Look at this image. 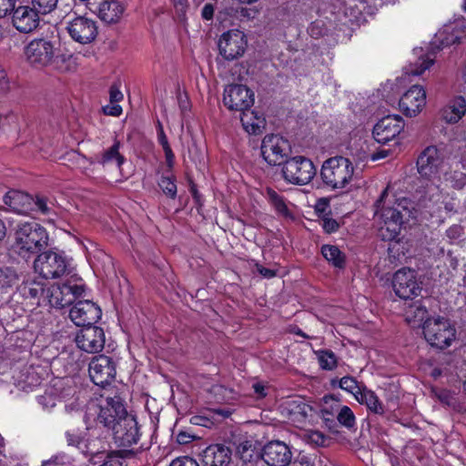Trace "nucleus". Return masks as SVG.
<instances>
[{
	"mask_svg": "<svg viewBox=\"0 0 466 466\" xmlns=\"http://www.w3.org/2000/svg\"><path fill=\"white\" fill-rule=\"evenodd\" d=\"M46 229L36 221L20 222L14 233L12 249L24 258H30L48 247Z\"/></svg>",
	"mask_w": 466,
	"mask_h": 466,
	"instance_id": "f257e3e1",
	"label": "nucleus"
},
{
	"mask_svg": "<svg viewBox=\"0 0 466 466\" xmlns=\"http://www.w3.org/2000/svg\"><path fill=\"white\" fill-rule=\"evenodd\" d=\"M354 174L352 162L342 156L326 159L320 169L322 182L332 189H343L351 181Z\"/></svg>",
	"mask_w": 466,
	"mask_h": 466,
	"instance_id": "f03ea898",
	"label": "nucleus"
},
{
	"mask_svg": "<svg viewBox=\"0 0 466 466\" xmlns=\"http://www.w3.org/2000/svg\"><path fill=\"white\" fill-rule=\"evenodd\" d=\"M426 341L434 348L444 350L450 347L456 339V329L447 318L426 319L422 325Z\"/></svg>",
	"mask_w": 466,
	"mask_h": 466,
	"instance_id": "7ed1b4c3",
	"label": "nucleus"
},
{
	"mask_svg": "<svg viewBox=\"0 0 466 466\" xmlns=\"http://www.w3.org/2000/svg\"><path fill=\"white\" fill-rule=\"evenodd\" d=\"M25 60L35 68L52 65L58 57L57 42L48 38H35L25 47Z\"/></svg>",
	"mask_w": 466,
	"mask_h": 466,
	"instance_id": "20e7f679",
	"label": "nucleus"
},
{
	"mask_svg": "<svg viewBox=\"0 0 466 466\" xmlns=\"http://www.w3.org/2000/svg\"><path fill=\"white\" fill-rule=\"evenodd\" d=\"M317 168L313 162L305 157L287 158L282 167L284 179L294 185H307L316 176Z\"/></svg>",
	"mask_w": 466,
	"mask_h": 466,
	"instance_id": "39448f33",
	"label": "nucleus"
},
{
	"mask_svg": "<svg viewBox=\"0 0 466 466\" xmlns=\"http://www.w3.org/2000/svg\"><path fill=\"white\" fill-rule=\"evenodd\" d=\"M34 268L46 279H56L66 271L67 261L63 252L45 249L39 252L35 258Z\"/></svg>",
	"mask_w": 466,
	"mask_h": 466,
	"instance_id": "423d86ee",
	"label": "nucleus"
},
{
	"mask_svg": "<svg viewBox=\"0 0 466 466\" xmlns=\"http://www.w3.org/2000/svg\"><path fill=\"white\" fill-rule=\"evenodd\" d=\"M112 432L116 445L121 450H136L139 447H134L140 440L139 426L136 417L131 414L122 420L116 422L113 428L109 429Z\"/></svg>",
	"mask_w": 466,
	"mask_h": 466,
	"instance_id": "0eeeda50",
	"label": "nucleus"
},
{
	"mask_svg": "<svg viewBox=\"0 0 466 466\" xmlns=\"http://www.w3.org/2000/svg\"><path fill=\"white\" fill-rule=\"evenodd\" d=\"M393 290L400 299H412L421 292V282L418 281L417 272L409 268L397 270L392 279Z\"/></svg>",
	"mask_w": 466,
	"mask_h": 466,
	"instance_id": "6e6552de",
	"label": "nucleus"
},
{
	"mask_svg": "<svg viewBox=\"0 0 466 466\" xmlns=\"http://www.w3.org/2000/svg\"><path fill=\"white\" fill-rule=\"evenodd\" d=\"M130 415L131 413L127 411L124 400L119 395L106 397L105 402L99 407L96 423L109 430L123 418Z\"/></svg>",
	"mask_w": 466,
	"mask_h": 466,
	"instance_id": "1a4fd4ad",
	"label": "nucleus"
},
{
	"mask_svg": "<svg viewBox=\"0 0 466 466\" xmlns=\"http://www.w3.org/2000/svg\"><path fill=\"white\" fill-rule=\"evenodd\" d=\"M91 380L97 386L109 385L116 375V361L104 354L92 358L88 365Z\"/></svg>",
	"mask_w": 466,
	"mask_h": 466,
	"instance_id": "9d476101",
	"label": "nucleus"
},
{
	"mask_svg": "<svg viewBox=\"0 0 466 466\" xmlns=\"http://www.w3.org/2000/svg\"><path fill=\"white\" fill-rule=\"evenodd\" d=\"M289 150V141L274 134L265 136L260 147L262 157L270 166H284Z\"/></svg>",
	"mask_w": 466,
	"mask_h": 466,
	"instance_id": "9b49d317",
	"label": "nucleus"
},
{
	"mask_svg": "<svg viewBox=\"0 0 466 466\" xmlns=\"http://www.w3.org/2000/svg\"><path fill=\"white\" fill-rule=\"evenodd\" d=\"M223 102L229 110L242 113L253 106L254 92L244 85H229L224 90Z\"/></svg>",
	"mask_w": 466,
	"mask_h": 466,
	"instance_id": "f8f14e48",
	"label": "nucleus"
},
{
	"mask_svg": "<svg viewBox=\"0 0 466 466\" xmlns=\"http://www.w3.org/2000/svg\"><path fill=\"white\" fill-rule=\"evenodd\" d=\"M247 48V39L243 32L238 30L224 33L218 41L219 54L228 61L242 56Z\"/></svg>",
	"mask_w": 466,
	"mask_h": 466,
	"instance_id": "ddd939ff",
	"label": "nucleus"
},
{
	"mask_svg": "<svg viewBox=\"0 0 466 466\" xmlns=\"http://www.w3.org/2000/svg\"><path fill=\"white\" fill-rule=\"evenodd\" d=\"M228 442L236 450V455L243 463L252 462L260 459V451H258L257 442L246 433L236 430L228 436Z\"/></svg>",
	"mask_w": 466,
	"mask_h": 466,
	"instance_id": "4468645a",
	"label": "nucleus"
},
{
	"mask_svg": "<svg viewBox=\"0 0 466 466\" xmlns=\"http://www.w3.org/2000/svg\"><path fill=\"white\" fill-rule=\"evenodd\" d=\"M102 315L101 309L93 301L78 300L69 311V318L78 327L95 325Z\"/></svg>",
	"mask_w": 466,
	"mask_h": 466,
	"instance_id": "2eb2a0df",
	"label": "nucleus"
},
{
	"mask_svg": "<svg viewBox=\"0 0 466 466\" xmlns=\"http://www.w3.org/2000/svg\"><path fill=\"white\" fill-rule=\"evenodd\" d=\"M66 30L74 41L83 45L93 42L98 34L96 23L86 16H76L67 22Z\"/></svg>",
	"mask_w": 466,
	"mask_h": 466,
	"instance_id": "dca6fc26",
	"label": "nucleus"
},
{
	"mask_svg": "<svg viewBox=\"0 0 466 466\" xmlns=\"http://www.w3.org/2000/svg\"><path fill=\"white\" fill-rule=\"evenodd\" d=\"M443 153L436 146H429L419 155L417 169L420 175L431 178L439 174L443 163Z\"/></svg>",
	"mask_w": 466,
	"mask_h": 466,
	"instance_id": "f3484780",
	"label": "nucleus"
},
{
	"mask_svg": "<svg viewBox=\"0 0 466 466\" xmlns=\"http://www.w3.org/2000/svg\"><path fill=\"white\" fill-rule=\"evenodd\" d=\"M404 120L398 115L382 117L373 127L372 135L380 144H387L398 137L404 128Z\"/></svg>",
	"mask_w": 466,
	"mask_h": 466,
	"instance_id": "a211bd4d",
	"label": "nucleus"
},
{
	"mask_svg": "<svg viewBox=\"0 0 466 466\" xmlns=\"http://www.w3.org/2000/svg\"><path fill=\"white\" fill-rule=\"evenodd\" d=\"M388 196V187H386L380 194L379 199L376 201L377 211L379 209L385 210V216L390 218H398L405 222H409L410 218H415L417 209L413 201L408 198H401L396 201L392 207H384V198Z\"/></svg>",
	"mask_w": 466,
	"mask_h": 466,
	"instance_id": "6ab92c4d",
	"label": "nucleus"
},
{
	"mask_svg": "<svg viewBox=\"0 0 466 466\" xmlns=\"http://www.w3.org/2000/svg\"><path fill=\"white\" fill-rule=\"evenodd\" d=\"M75 340L80 350L96 353L104 349L105 332L102 328L95 325L84 327L77 332Z\"/></svg>",
	"mask_w": 466,
	"mask_h": 466,
	"instance_id": "aec40b11",
	"label": "nucleus"
},
{
	"mask_svg": "<svg viewBox=\"0 0 466 466\" xmlns=\"http://www.w3.org/2000/svg\"><path fill=\"white\" fill-rule=\"evenodd\" d=\"M260 459L268 466H287L291 461L292 452L285 442L271 441L261 449Z\"/></svg>",
	"mask_w": 466,
	"mask_h": 466,
	"instance_id": "412c9836",
	"label": "nucleus"
},
{
	"mask_svg": "<svg viewBox=\"0 0 466 466\" xmlns=\"http://www.w3.org/2000/svg\"><path fill=\"white\" fill-rule=\"evenodd\" d=\"M40 23V15L25 2L20 3L12 14V24L21 33H31L36 29Z\"/></svg>",
	"mask_w": 466,
	"mask_h": 466,
	"instance_id": "4be33fe9",
	"label": "nucleus"
},
{
	"mask_svg": "<svg viewBox=\"0 0 466 466\" xmlns=\"http://www.w3.org/2000/svg\"><path fill=\"white\" fill-rule=\"evenodd\" d=\"M426 105V91L421 86H410L400 97V110L406 116H415Z\"/></svg>",
	"mask_w": 466,
	"mask_h": 466,
	"instance_id": "5701e85b",
	"label": "nucleus"
},
{
	"mask_svg": "<svg viewBox=\"0 0 466 466\" xmlns=\"http://www.w3.org/2000/svg\"><path fill=\"white\" fill-rule=\"evenodd\" d=\"M85 292V285L65 282L53 286L50 291L51 302L57 308L63 309L76 303Z\"/></svg>",
	"mask_w": 466,
	"mask_h": 466,
	"instance_id": "b1692460",
	"label": "nucleus"
},
{
	"mask_svg": "<svg viewBox=\"0 0 466 466\" xmlns=\"http://www.w3.org/2000/svg\"><path fill=\"white\" fill-rule=\"evenodd\" d=\"M380 210V217L383 220V225L379 229V236L383 241L392 242L390 244L389 251L393 252L395 248L400 245L399 235L401 230V227L406 222L398 218H387L385 216V210Z\"/></svg>",
	"mask_w": 466,
	"mask_h": 466,
	"instance_id": "393cba45",
	"label": "nucleus"
},
{
	"mask_svg": "<svg viewBox=\"0 0 466 466\" xmlns=\"http://www.w3.org/2000/svg\"><path fill=\"white\" fill-rule=\"evenodd\" d=\"M359 403L367 406L368 410L375 414L382 415L386 410H395L398 406V398L391 397L387 399L386 408L380 400L379 397L371 390L363 386L360 395H356Z\"/></svg>",
	"mask_w": 466,
	"mask_h": 466,
	"instance_id": "a878e982",
	"label": "nucleus"
},
{
	"mask_svg": "<svg viewBox=\"0 0 466 466\" xmlns=\"http://www.w3.org/2000/svg\"><path fill=\"white\" fill-rule=\"evenodd\" d=\"M3 200L6 206L18 214L32 212V207L35 205L32 195L16 189L8 190L5 194Z\"/></svg>",
	"mask_w": 466,
	"mask_h": 466,
	"instance_id": "bb28decb",
	"label": "nucleus"
},
{
	"mask_svg": "<svg viewBox=\"0 0 466 466\" xmlns=\"http://www.w3.org/2000/svg\"><path fill=\"white\" fill-rule=\"evenodd\" d=\"M232 451L224 444H213L203 451L205 466H228L231 461Z\"/></svg>",
	"mask_w": 466,
	"mask_h": 466,
	"instance_id": "cd10ccee",
	"label": "nucleus"
},
{
	"mask_svg": "<svg viewBox=\"0 0 466 466\" xmlns=\"http://www.w3.org/2000/svg\"><path fill=\"white\" fill-rule=\"evenodd\" d=\"M85 446L86 453L90 455V461L96 464L98 462L96 459L106 453L108 442L106 438L101 435L99 429L95 428L89 432Z\"/></svg>",
	"mask_w": 466,
	"mask_h": 466,
	"instance_id": "c85d7f7f",
	"label": "nucleus"
},
{
	"mask_svg": "<svg viewBox=\"0 0 466 466\" xmlns=\"http://www.w3.org/2000/svg\"><path fill=\"white\" fill-rule=\"evenodd\" d=\"M285 410H287L289 420L294 423L305 424L308 418L311 416L313 408L305 400L297 398L288 400Z\"/></svg>",
	"mask_w": 466,
	"mask_h": 466,
	"instance_id": "c756f323",
	"label": "nucleus"
},
{
	"mask_svg": "<svg viewBox=\"0 0 466 466\" xmlns=\"http://www.w3.org/2000/svg\"><path fill=\"white\" fill-rule=\"evenodd\" d=\"M466 100L459 96L451 99L441 111V118L448 124L459 122L465 115Z\"/></svg>",
	"mask_w": 466,
	"mask_h": 466,
	"instance_id": "7c9ffc66",
	"label": "nucleus"
},
{
	"mask_svg": "<svg viewBox=\"0 0 466 466\" xmlns=\"http://www.w3.org/2000/svg\"><path fill=\"white\" fill-rule=\"evenodd\" d=\"M240 121L244 129L251 135H259L266 127L264 115L250 108L241 113Z\"/></svg>",
	"mask_w": 466,
	"mask_h": 466,
	"instance_id": "2f4dec72",
	"label": "nucleus"
},
{
	"mask_svg": "<svg viewBox=\"0 0 466 466\" xmlns=\"http://www.w3.org/2000/svg\"><path fill=\"white\" fill-rule=\"evenodd\" d=\"M124 7L116 0H106L100 3L98 16L107 24L116 23L123 14Z\"/></svg>",
	"mask_w": 466,
	"mask_h": 466,
	"instance_id": "473e14b6",
	"label": "nucleus"
},
{
	"mask_svg": "<svg viewBox=\"0 0 466 466\" xmlns=\"http://www.w3.org/2000/svg\"><path fill=\"white\" fill-rule=\"evenodd\" d=\"M119 147L120 142L116 140L109 148L106 149L100 155H96V162L103 166L116 163L117 167H121L125 163L126 158L119 153Z\"/></svg>",
	"mask_w": 466,
	"mask_h": 466,
	"instance_id": "72a5a7b5",
	"label": "nucleus"
},
{
	"mask_svg": "<svg viewBox=\"0 0 466 466\" xmlns=\"http://www.w3.org/2000/svg\"><path fill=\"white\" fill-rule=\"evenodd\" d=\"M405 319L409 323H424L428 317V310L421 300H417L410 304L405 309Z\"/></svg>",
	"mask_w": 466,
	"mask_h": 466,
	"instance_id": "f704fd0d",
	"label": "nucleus"
},
{
	"mask_svg": "<svg viewBox=\"0 0 466 466\" xmlns=\"http://www.w3.org/2000/svg\"><path fill=\"white\" fill-rule=\"evenodd\" d=\"M147 448L140 445L136 450H119L110 454H106L103 463L99 466H123L121 459L134 458L138 453H141Z\"/></svg>",
	"mask_w": 466,
	"mask_h": 466,
	"instance_id": "c9c22d12",
	"label": "nucleus"
},
{
	"mask_svg": "<svg viewBox=\"0 0 466 466\" xmlns=\"http://www.w3.org/2000/svg\"><path fill=\"white\" fill-rule=\"evenodd\" d=\"M18 281L19 276L14 268L7 266L0 267V291L2 293H8L17 285Z\"/></svg>",
	"mask_w": 466,
	"mask_h": 466,
	"instance_id": "e433bc0d",
	"label": "nucleus"
},
{
	"mask_svg": "<svg viewBox=\"0 0 466 466\" xmlns=\"http://www.w3.org/2000/svg\"><path fill=\"white\" fill-rule=\"evenodd\" d=\"M437 399L444 405L451 408L452 410L462 412L466 409L464 405L459 400L457 394L447 389H438L434 390Z\"/></svg>",
	"mask_w": 466,
	"mask_h": 466,
	"instance_id": "4c0bfd02",
	"label": "nucleus"
},
{
	"mask_svg": "<svg viewBox=\"0 0 466 466\" xmlns=\"http://www.w3.org/2000/svg\"><path fill=\"white\" fill-rule=\"evenodd\" d=\"M19 293L25 299H38L40 298L46 291L44 283L36 280H27L24 281L18 287Z\"/></svg>",
	"mask_w": 466,
	"mask_h": 466,
	"instance_id": "58836bf2",
	"label": "nucleus"
},
{
	"mask_svg": "<svg viewBox=\"0 0 466 466\" xmlns=\"http://www.w3.org/2000/svg\"><path fill=\"white\" fill-rule=\"evenodd\" d=\"M321 254L334 267L343 268L345 267V255L334 245H323Z\"/></svg>",
	"mask_w": 466,
	"mask_h": 466,
	"instance_id": "ea45409f",
	"label": "nucleus"
},
{
	"mask_svg": "<svg viewBox=\"0 0 466 466\" xmlns=\"http://www.w3.org/2000/svg\"><path fill=\"white\" fill-rule=\"evenodd\" d=\"M332 387H339L340 389L351 393L356 398L360 395L364 385H359L358 381L350 376H345L341 379H333L330 381Z\"/></svg>",
	"mask_w": 466,
	"mask_h": 466,
	"instance_id": "a19ab883",
	"label": "nucleus"
},
{
	"mask_svg": "<svg viewBox=\"0 0 466 466\" xmlns=\"http://www.w3.org/2000/svg\"><path fill=\"white\" fill-rule=\"evenodd\" d=\"M336 418L339 423V428L344 427L351 431H356V417L350 407L342 405L339 411L337 412Z\"/></svg>",
	"mask_w": 466,
	"mask_h": 466,
	"instance_id": "79ce46f5",
	"label": "nucleus"
},
{
	"mask_svg": "<svg viewBox=\"0 0 466 466\" xmlns=\"http://www.w3.org/2000/svg\"><path fill=\"white\" fill-rule=\"evenodd\" d=\"M319 364L322 370H332L337 367V358L330 350H322L317 352Z\"/></svg>",
	"mask_w": 466,
	"mask_h": 466,
	"instance_id": "37998d69",
	"label": "nucleus"
},
{
	"mask_svg": "<svg viewBox=\"0 0 466 466\" xmlns=\"http://www.w3.org/2000/svg\"><path fill=\"white\" fill-rule=\"evenodd\" d=\"M267 195L270 204L274 207L275 210L283 216L289 215V208L286 205L285 199L275 190L268 188Z\"/></svg>",
	"mask_w": 466,
	"mask_h": 466,
	"instance_id": "c03bdc74",
	"label": "nucleus"
},
{
	"mask_svg": "<svg viewBox=\"0 0 466 466\" xmlns=\"http://www.w3.org/2000/svg\"><path fill=\"white\" fill-rule=\"evenodd\" d=\"M27 3L40 15H45L53 12L58 0H27Z\"/></svg>",
	"mask_w": 466,
	"mask_h": 466,
	"instance_id": "a18cd8bd",
	"label": "nucleus"
},
{
	"mask_svg": "<svg viewBox=\"0 0 466 466\" xmlns=\"http://www.w3.org/2000/svg\"><path fill=\"white\" fill-rule=\"evenodd\" d=\"M158 186L162 189L163 193L174 199L177 197V185L176 177L173 175L162 176L158 181Z\"/></svg>",
	"mask_w": 466,
	"mask_h": 466,
	"instance_id": "49530a36",
	"label": "nucleus"
},
{
	"mask_svg": "<svg viewBox=\"0 0 466 466\" xmlns=\"http://www.w3.org/2000/svg\"><path fill=\"white\" fill-rule=\"evenodd\" d=\"M433 63H434V60L432 58H430L429 56H426V57L420 56L417 62L411 63L409 66V68L407 69V73L410 75H412V76H420L426 69L430 68V66H432Z\"/></svg>",
	"mask_w": 466,
	"mask_h": 466,
	"instance_id": "de8ad7c7",
	"label": "nucleus"
},
{
	"mask_svg": "<svg viewBox=\"0 0 466 466\" xmlns=\"http://www.w3.org/2000/svg\"><path fill=\"white\" fill-rule=\"evenodd\" d=\"M32 211H38L43 215H49L53 212V204L44 196L34 197Z\"/></svg>",
	"mask_w": 466,
	"mask_h": 466,
	"instance_id": "09e8293b",
	"label": "nucleus"
},
{
	"mask_svg": "<svg viewBox=\"0 0 466 466\" xmlns=\"http://www.w3.org/2000/svg\"><path fill=\"white\" fill-rule=\"evenodd\" d=\"M319 416L323 420L325 427L332 433H339V423L335 414L329 412L326 409H320Z\"/></svg>",
	"mask_w": 466,
	"mask_h": 466,
	"instance_id": "8fccbe9b",
	"label": "nucleus"
},
{
	"mask_svg": "<svg viewBox=\"0 0 466 466\" xmlns=\"http://www.w3.org/2000/svg\"><path fill=\"white\" fill-rule=\"evenodd\" d=\"M443 32H453L455 35L460 36L462 42L466 38V22L464 20H457L443 26Z\"/></svg>",
	"mask_w": 466,
	"mask_h": 466,
	"instance_id": "3c124183",
	"label": "nucleus"
},
{
	"mask_svg": "<svg viewBox=\"0 0 466 466\" xmlns=\"http://www.w3.org/2000/svg\"><path fill=\"white\" fill-rule=\"evenodd\" d=\"M309 443L318 447H325L328 445L329 438L319 431H310L307 433Z\"/></svg>",
	"mask_w": 466,
	"mask_h": 466,
	"instance_id": "603ef678",
	"label": "nucleus"
},
{
	"mask_svg": "<svg viewBox=\"0 0 466 466\" xmlns=\"http://www.w3.org/2000/svg\"><path fill=\"white\" fill-rule=\"evenodd\" d=\"M438 37L442 47L459 45L461 43L460 36L455 35L453 32H443V28L439 32Z\"/></svg>",
	"mask_w": 466,
	"mask_h": 466,
	"instance_id": "864d4df0",
	"label": "nucleus"
},
{
	"mask_svg": "<svg viewBox=\"0 0 466 466\" xmlns=\"http://www.w3.org/2000/svg\"><path fill=\"white\" fill-rule=\"evenodd\" d=\"M323 406L321 409H326L329 412H332L337 416V412L339 411L341 404L338 399H335L333 395H325L322 398Z\"/></svg>",
	"mask_w": 466,
	"mask_h": 466,
	"instance_id": "5fc2aeb1",
	"label": "nucleus"
},
{
	"mask_svg": "<svg viewBox=\"0 0 466 466\" xmlns=\"http://www.w3.org/2000/svg\"><path fill=\"white\" fill-rule=\"evenodd\" d=\"M68 458L64 453L52 456L49 460L44 461L41 466H68Z\"/></svg>",
	"mask_w": 466,
	"mask_h": 466,
	"instance_id": "6e6d98bb",
	"label": "nucleus"
},
{
	"mask_svg": "<svg viewBox=\"0 0 466 466\" xmlns=\"http://www.w3.org/2000/svg\"><path fill=\"white\" fill-rule=\"evenodd\" d=\"M315 210L319 218L328 217L330 214L329 200L326 198H319L315 206Z\"/></svg>",
	"mask_w": 466,
	"mask_h": 466,
	"instance_id": "4d7b16f0",
	"label": "nucleus"
},
{
	"mask_svg": "<svg viewBox=\"0 0 466 466\" xmlns=\"http://www.w3.org/2000/svg\"><path fill=\"white\" fill-rule=\"evenodd\" d=\"M15 0H0V18L12 15L15 6Z\"/></svg>",
	"mask_w": 466,
	"mask_h": 466,
	"instance_id": "13d9d810",
	"label": "nucleus"
},
{
	"mask_svg": "<svg viewBox=\"0 0 466 466\" xmlns=\"http://www.w3.org/2000/svg\"><path fill=\"white\" fill-rule=\"evenodd\" d=\"M188 185H189V191L192 195V198L195 201V204L198 208H200L203 207V198L202 195L198 192L197 188V185L194 183V181L189 178L188 179Z\"/></svg>",
	"mask_w": 466,
	"mask_h": 466,
	"instance_id": "bf43d9fd",
	"label": "nucleus"
},
{
	"mask_svg": "<svg viewBox=\"0 0 466 466\" xmlns=\"http://www.w3.org/2000/svg\"><path fill=\"white\" fill-rule=\"evenodd\" d=\"M25 382L32 387V386H37L41 384V379L37 376L36 372L35 371V369L30 367L26 370Z\"/></svg>",
	"mask_w": 466,
	"mask_h": 466,
	"instance_id": "052dcab7",
	"label": "nucleus"
},
{
	"mask_svg": "<svg viewBox=\"0 0 466 466\" xmlns=\"http://www.w3.org/2000/svg\"><path fill=\"white\" fill-rule=\"evenodd\" d=\"M322 219V228L327 233H333L337 231L339 228V224L337 222V220L326 217L321 218Z\"/></svg>",
	"mask_w": 466,
	"mask_h": 466,
	"instance_id": "680f3d73",
	"label": "nucleus"
},
{
	"mask_svg": "<svg viewBox=\"0 0 466 466\" xmlns=\"http://www.w3.org/2000/svg\"><path fill=\"white\" fill-rule=\"evenodd\" d=\"M169 466H199L191 457L184 456L172 461Z\"/></svg>",
	"mask_w": 466,
	"mask_h": 466,
	"instance_id": "e2e57ef3",
	"label": "nucleus"
},
{
	"mask_svg": "<svg viewBox=\"0 0 466 466\" xmlns=\"http://www.w3.org/2000/svg\"><path fill=\"white\" fill-rule=\"evenodd\" d=\"M66 441L69 446L73 447H80V444L83 442L82 437L76 432H66Z\"/></svg>",
	"mask_w": 466,
	"mask_h": 466,
	"instance_id": "0e129e2a",
	"label": "nucleus"
},
{
	"mask_svg": "<svg viewBox=\"0 0 466 466\" xmlns=\"http://www.w3.org/2000/svg\"><path fill=\"white\" fill-rule=\"evenodd\" d=\"M190 423L208 428L213 424V421L206 415H195L190 418Z\"/></svg>",
	"mask_w": 466,
	"mask_h": 466,
	"instance_id": "69168bd1",
	"label": "nucleus"
},
{
	"mask_svg": "<svg viewBox=\"0 0 466 466\" xmlns=\"http://www.w3.org/2000/svg\"><path fill=\"white\" fill-rule=\"evenodd\" d=\"M55 400L56 399L52 394H45L37 397L38 403L45 409L55 407Z\"/></svg>",
	"mask_w": 466,
	"mask_h": 466,
	"instance_id": "338daca9",
	"label": "nucleus"
},
{
	"mask_svg": "<svg viewBox=\"0 0 466 466\" xmlns=\"http://www.w3.org/2000/svg\"><path fill=\"white\" fill-rule=\"evenodd\" d=\"M110 103H118L123 99V94L119 90V86L116 84H113L109 89Z\"/></svg>",
	"mask_w": 466,
	"mask_h": 466,
	"instance_id": "774afa93",
	"label": "nucleus"
}]
</instances>
